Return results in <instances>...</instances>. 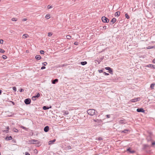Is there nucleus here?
<instances>
[{"mask_svg":"<svg viewBox=\"0 0 155 155\" xmlns=\"http://www.w3.org/2000/svg\"><path fill=\"white\" fill-rule=\"evenodd\" d=\"M119 123L121 124H125L126 123V122L124 119H120L119 121Z\"/></svg>","mask_w":155,"mask_h":155,"instance_id":"obj_6","label":"nucleus"},{"mask_svg":"<svg viewBox=\"0 0 155 155\" xmlns=\"http://www.w3.org/2000/svg\"><path fill=\"white\" fill-rule=\"evenodd\" d=\"M152 145H155V142H152Z\"/></svg>","mask_w":155,"mask_h":155,"instance_id":"obj_56","label":"nucleus"},{"mask_svg":"<svg viewBox=\"0 0 155 155\" xmlns=\"http://www.w3.org/2000/svg\"><path fill=\"white\" fill-rule=\"evenodd\" d=\"M28 143L30 144H33L32 140H30L28 141Z\"/></svg>","mask_w":155,"mask_h":155,"instance_id":"obj_32","label":"nucleus"},{"mask_svg":"<svg viewBox=\"0 0 155 155\" xmlns=\"http://www.w3.org/2000/svg\"><path fill=\"white\" fill-rule=\"evenodd\" d=\"M116 21V19L115 18H113L110 21L112 23V24L114 23Z\"/></svg>","mask_w":155,"mask_h":155,"instance_id":"obj_17","label":"nucleus"},{"mask_svg":"<svg viewBox=\"0 0 155 155\" xmlns=\"http://www.w3.org/2000/svg\"><path fill=\"white\" fill-rule=\"evenodd\" d=\"M120 14V12H116L115 14V16H118Z\"/></svg>","mask_w":155,"mask_h":155,"instance_id":"obj_18","label":"nucleus"},{"mask_svg":"<svg viewBox=\"0 0 155 155\" xmlns=\"http://www.w3.org/2000/svg\"><path fill=\"white\" fill-rule=\"evenodd\" d=\"M147 67L149 68H152L153 67V65L151 64H149L147 65Z\"/></svg>","mask_w":155,"mask_h":155,"instance_id":"obj_24","label":"nucleus"},{"mask_svg":"<svg viewBox=\"0 0 155 155\" xmlns=\"http://www.w3.org/2000/svg\"><path fill=\"white\" fill-rule=\"evenodd\" d=\"M13 90L15 91H16V88L15 87H13Z\"/></svg>","mask_w":155,"mask_h":155,"instance_id":"obj_42","label":"nucleus"},{"mask_svg":"<svg viewBox=\"0 0 155 155\" xmlns=\"http://www.w3.org/2000/svg\"><path fill=\"white\" fill-rule=\"evenodd\" d=\"M87 62L85 61L81 62V64L82 65H84L87 64Z\"/></svg>","mask_w":155,"mask_h":155,"instance_id":"obj_20","label":"nucleus"},{"mask_svg":"<svg viewBox=\"0 0 155 155\" xmlns=\"http://www.w3.org/2000/svg\"><path fill=\"white\" fill-rule=\"evenodd\" d=\"M52 35V34L51 32H49L48 33V36L49 37L51 36Z\"/></svg>","mask_w":155,"mask_h":155,"instance_id":"obj_34","label":"nucleus"},{"mask_svg":"<svg viewBox=\"0 0 155 155\" xmlns=\"http://www.w3.org/2000/svg\"><path fill=\"white\" fill-rule=\"evenodd\" d=\"M140 98V97H136L135 98L133 99H131L128 102L127 104H131L132 103V102H137L139 100Z\"/></svg>","mask_w":155,"mask_h":155,"instance_id":"obj_1","label":"nucleus"},{"mask_svg":"<svg viewBox=\"0 0 155 155\" xmlns=\"http://www.w3.org/2000/svg\"><path fill=\"white\" fill-rule=\"evenodd\" d=\"M102 138L101 137H99L97 138V139H96V140H98L99 141L101 140H102Z\"/></svg>","mask_w":155,"mask_h":155,"instance_id":"obj_37","label":"nucleus"},{"mask_svg":"<svg viewBox=\"0 0 155 155\" xmlns=\"http://www.w3.org/2000/svg\"><path fill=\"white\" fill-rule=\"evenodd\" d=\"M153 63H155V58L153 60Z\"/></svg>","mask_w":155,"mask_h":155,"instance_id":"obj_57","label":"nucleus"},{"mask_svg":"<svg viewBox=\"0 0 155 155\" xmlns=\"http://www.w3.org/2000/svg\"><path fill=\"white\" fill-rule=\"evenodd\" d=\"M98 64H99L100 62H99L98 61Z\"/></svg>","mask_w":155,"mask_h":155,"instance_id":"obj_62","label":"nucleus"},{"mask_svg":"<svg viewBox=\"0 0 155 155\" xmlns=\"http://www.w3.org/2000/svg\"><path fill=\"white\" fill-rule=\"evenodd\" d=\"M104 74L105 75H109V74L108 73H106L105 72H104Z\"/></svg>","mask_w":155,"mask_h":155,"instance_id":"obj_51","label":"nucleus"},{"mask_svg":"<svg viewBox=\"0 0 155 155\" xmlns=\"http://www.w3.org/2000/svg\"><path fill=\"white\" fill-rule=\"evenodd\" d=\"M45 66H42L41 67V69H42V70H43V69H45Z\"/></svg>","mask_w":155,"mask_h":155,"instance_id":"obj_48","label":"nucleus"},{"mask_svg":"<svg viewBox=\"0 0 155 155\" xmlns=\"http://www.w3.org/2000/svg\"><path fill=\"white\" fill-rule=\"evenodd\" d=\"M101 19L104 23H108L109 21V19L105 16L102 17Z\"/></svg>","mask_w":155,"mask_h":155,"instance_id":"obj_3","label":"nucleus"},{"mask_svg":"<svg viewBox=\"0 0 155 155\" xmlns=\"http://www.w3.org/2000/svg\"><path fill=\"white\" fill-rule=\"evenodd\" d=\"M24 91V89H23L21 88V89L20 90H19V91H20V92H23V91Z\"/></svg>","mask_w":155,"mask_h":155,"instance_id":"obj_47","label":"nucleus"},{"mask_svg":"<svg viewBox=\"0 0 155 155\" xmlns=\"http://www.w3.org/2000/svg\"><path fill=\"white\" fill-rule=\"evenodd\" d=\"M103 28H104V29H106V28H107V26H103Z\"/></svg>","mask_w":155,"mask_h":155,"instance_id":"obj_55","label":"nucleus"},{"mask_svg":"<svg viewBox=\"0 0 155 155\" xmlns=\"http://www.w3.org/2000/svg\"><path fill=\"white\" fill-rule=\"evenodd\" d=\"M8 128H9V127H7V129H8Z\"/></svg>","mask_w":155,"mask_h":155,"instance_id":"obj_61","label":"nucleus"},{"mask_svg":"<svg viewBox=\"0 0 155 155\" xmlns=\"http://www.w3.org/2000/svg\"><path fill=\"white\" fill-rule=\"evenodd\" d=\"M31 100L30 99L28 98L25 100L24 102L26 104H29L31 103Z\"/></svg>","mask_w":155,"mask_h":155,"instance_id":"obj_5","label":"nucleus"},{"mask_svg":"<svg viewBox=\"0 0 155 155\" xmlns=\"http://www.w3.org/2000/svg\"><path fill=\"white\" fill-rule=\"evenodd\" d=\"M125 16L126 18H127V19H128L130 18V17L128 15L127 13H126L125 14Z\"/></svg>","mask_w":155,"mask_h":155,"instance_id":"obj_26","label":"nucleus"},{"mask_svg":"<svg viewBox=\"0 0 155 155\" xmlns=\"http://www.w3.org/2000/svg\"><path fill=\"white\" fill-rule=\"evenodd\" d=\"M62 112L63 113V115H67L69 114L68 111L67 110H63V111H62Z\"/></svg>","mask_w":155,"mask_h":155,"instance_id":"obj_11","label":"nucleus"},{"mask_svg":"<svg viewBox=\"0 0 155 155\" xmlns=\"http://www.w3.org/2000/svg\"><path fill=\"white\" fill-rule=\"evenodd\" d=\"M108 70L109 71V72L110 73V74H112L113 73V70H112V69L111 68V70Z\"/></svg>","mask_w":155,"mask_h":155,"instance_id":"obj_33","label":"nucleus"},{"mask_svg":"<svg viewBox=\"0 0 155 155\" xmlns=\"http://www.w3.org/2000/svg\"><path fill=\"white\" fill-rule=\"evenodd\" d=\"M32 142L33 143V144H37L38 146H40V145L39 144L40 142L38 140L33 139L32 140Z\"/></svg>","mask_w":155,"mask_h":155,"instance_id":"obj_4","label":"nucleus"},{"mask_svg":"<svg viewBox=\"0 0 155 155\" xmlns=\"http://www.w3.org/2000/svg\"><path fill=\"white\" fill-rule=\"evenodd\" d=\"M106 117L107 118H109L110 117V115H107Z\"/></svg>","mask_w":155,"mask_h":155,"instance_id":"obj_44","label":"nucleus"},{"mask_svg":"<svg viewBox=\"0 0 155 155\" xmlns=\"http://www.w3.org/2000/svg\"><path fill=\"white\" fill-rule=\"evenodd\" d=\"M2 58L4 59H6L7 58V57L6 55H3L2 56Z\"/></svg>","mask_w":155,"mask_h":155,"instance_id":"obj_35","label":"nucleus"},{"mask_svg":"<svg viewBox=\"0 0 155 155\" xmlns=\"http://www.w3.org/2000/svg\"><path fill=\"white\" fill-rule=\"evenodd\" d=\"M152 68L154 69H155V66L153 65V67Z\"/></svg>","mask_w":155,"mask_h":155,"instance_id":"obj_58","label":"nucleus"},{"mask_svg":"<svg viewBox=\"0 0 155 155\" xmlns=\"http://www.w3.org/2000/svg\"><path fill=\"white\" fill-rule=\"evenodd\" d=\"M49 130V127L47 126H45L44 128V131L45 132H48Z\"/></svg>","mask_w":155,"mask_h":155,"instance_id":"obj_8","label":"nucleus"},{"mask_svg":"<svg viewBox=\"0 0 155 155\" xmlns=\"http://www.w3.org/2000/svg\"><path fill=\"white\" fill-rule=\"evenodd\" d=\"M127 151H129L130 153H135V151L134 150H131V149L130 148H128L127 149Z\"/></svg>","mask_w":155,"mask_h":155,"instance_id":"obj_9","label":"nucleus"},{"mask_svg":"<svg viewBox=\"0 0 155 155\" xmlns=\"http://www.w3.org/2000/svg\"><path fill=\"white\" fill-rule=\"evenodd\" d=\"M21 128H22L23 129H24V130H26L27 129L25 127L22 126H21Z\"/></svg>","mask_w":155,"mask_h":155,"instance_id":"obj_43","label":"nucleus"},{"mask_svg":"<svg viewBox=\"0 0 155 155\" xmlns=\"http://www.w3.org/2000/svg\"><path fill=\"white\" fill-rule=\"evenodd\" d=\"M11 102L12 103V104H13V105H14V104H15L13 102L11 101Z\"/></svg>","mask_w":155,"mask_h":155,"instance_id":"obj_59","label":"nucleus"},{"mask_svg":"<svg viewBox=\"0 0 155 155\" xmlns=\"http://www.w3.org/2000/svg\"><path fill=\"white\" fill-rule=\"evenodd\" d=\"M35 58L37 60H39L41 59V57L40 55H36L35 56Z\"/></svg>","mask_w":155,"mask_h":155,"instance_id":"obj_13","label":"nucleus"},{"mask_svg":"<svg viewBox=\"0 0 155 155\" xmlns=\"http://www.w3.org/2000/svg\"><path fill=\"white\" fill-rule=\"evenodd\" d=\"M49 100H50L49 99H48V100L49 101Z\"/></svg>","mask_w":155,"mask_h":155,"instance_id":"obj_63","label":"nucleus"},{"mask_svg":"<svg viewBox=\"0 0 155 155\" xmlns=\"http://www.w3.org/2000/svg\"><path fill=\"white\" fill-rule=\"evenodd\" d=\"M32 99L33 100H36V97H32Z\"/></svg>","mask_w":155,"mask_h":155,"instance_id":"obj_53","label":"nucleus"},{"mask_svg":"<svg viewBox=\"0 0 155 155\" xmlns=\"http://www.w3.org/2000/svg\"><path fill=\"white\" fill-rule=\"evenodd\" d=\"M56 141V139H54L50 141L49 142L48 144L49 145L52 144L54 142Z\"/></svg>","mask_w":155,"mask_h":155,"instance_id":"obj_14","label":"nucleus"},{"mask_svg":"<svg viewBox=\"0 0 155 155\" xmlns=\"http://www.w3.org/2000/svg\"><path fill=\"white\" fill-rule=\"evenodd\" d=\"M105 69L106 70H111V68H110V67H106L105 68Z\"/></svg>","mask_w":155,"mask_h":155,"instance_id":"obj_39","label":"nucleus"},{"mask_svg":"<svg viewBox=\"0 0 155 155\" xmlns=\"http://www.w3.org/2000/svg\"><path fill=\"white\" fill-rule=\"evenodd\" d=\"M40 96V94L39 93H38L36 95L33 96L32 97H39Z\"/></svg>","mask_w":155,"mask_h":155,"instance_id":"obj_29","label":"nucleus"},{"mask_svg":"<svg viewBox=\"0 0 155 155\" xmlns=\"http://www.w3.org/2000/svg\"><path fill=\"white\" fill-rule=\"evenodd\" d=\"M45 18L47 19H48L50 18V15L49 14H47L46 15Z\"/></svg>","mask_w":155,"mask_h":155,"instance_id":"obj_25","label":"nucleus"},{"mask_svg":"<svg viewBox=\"0 0 155 155\" xmlns=\"http://www.w3.org/2000/svg\"><path fill=\"white\" fill-rule=\"evenodd\" d=\"M74 44L75 45H77L78 44V42H74Z\"/></svg>","mask_w":155,"mask_h":155,"instance_id":"obj_49","label":"nucleus"},{"mask_svg":"<svg viewBox=\"0 0 155 155\" xmlns=\"http://www.w3.org/2000/svg\"><path fill=\"white\" fill-rule=\"evenodd\" d=\"M5 52V51L2 49L0 48V52L2 53H4Z\"/></svg>","mask_w":155,"mask_h":155,"instance_id":"obj_30","label":"nucleus"},{"mask_svg":"<svg viewBox=\"0 0 155 155\" xmlns=\"http://www.w3.org/2000/svg\"><path fill=\"white\" fill-rule=\"evenodd\" d=\"M66 38L67 39H70L71 38V36L69 35H67L66 36Z\"/></svg>","mask_w":155,"mask_h":155,"instance_id":"obj_27","label":"nucleus"},{"mask_svg":"<svg viewBox=\"0 0 155 155\" xmlns=\"http://www.w3.org/2000/svg\"><path fill=\"white\" fill-rule=\"evenodd\" d=\"M98 71L100 73H101L103 72V70H98Z\"/></svg>","mask_w":155,"mask_h":155,"instance_id":"obj_50","label":"nucleus"},{"mask_svg":"<svg viewBox=\"0 0 155 155\" xmlns=\"http://www.w3.org/2000/svg\"><path fill=\"white\" fill-rule=\"evenodd\" d=\"M66 150H69L72 149L71 147L70 146H68L65 147Z\"/></svg>","mask_w":155,"mask_h":155,"instance_id":"obj_19","label":"nucleus"},{"mask_svg":"<svg viewBox=\"0 0 155 155\" xmlns=\"http://www.w3.org/2000/svg\"><path fill=\"white\" fill-rule=\"evenodd\" d=\"M155 84L154 83H152L151 84L150 88L152 89H154V87L155 86Z\"/></svg>","mask_w":155,"mask_h":155,"instance_id":"obj_22","label":"nucleus"},{"mask_svg":"<svg viewBox=\"0 0 155 155\" xmlns=\"http://www.w3.org/2000/svg\"><path fill=\"white\" fill-rule=\"evenodd\" d=\"M12 130L14 132H15L17 133L18 132V130L16 128H13Z\"/></svg>","mask_w":155,"mask_h":155,"instance_id":"obj_23","label":"nucleus"},{"mask_svg":"<svg viewBox=\"0 0 155 155\" xmlns=\"http://www.w3.org/2000/svg\"><path fill=\"white\" fill-rule=\"evenodd\" d=\"M23 37L24 38V37H25V38H27L28 36V35H27V34H24L23 35Z\"/></svg>","mask_w":155,"mask_h":155,"instance_id":"obj_31","label":"nucleus"},{"mask_svg":"<svg viewBox=\"0 0 155 155\" xmlns=\"http://www.w3.org/2000/svg\"><path fill=\"white\" fill-rule=\"evenodd\" d=\"M44 51L43 50H41L40 51V53L41 54H44Z\"/></svg>","mask_w":155,"mask_h":155,"instance_id":"obj_38","label":"nucleus"},{"mask_svg":"<svg viewBox=\"0 0 155 155\" xmlns=\"http://www.w3.org/2000/svg\"><path fill=\"white\" fill-rule=\"evenodd\" d=\"M137 111L139 112H145V110L143 108H137Z\"/></svg>","mask_w":155,"mask_h":155,"instance_id":"obj_7","label":"nucleus"},{"mask_svg":"<svg viewBox=\"0 0 155 155\" xmlns=\"http://www.w3.org/2000/svg\"><path fill=\"white\" fill-rule=\"evenodd\" d=\"M58 81V79H55L54 80L52 81V83L53 84H55L56 82Z\"/></svg>","mask_w":155,"mask_h":155,"instance_id":"obj_16","label":"nucleus"},{"mask_svg":"<svg viewBox=\"0 0 155 155\" xmlns=\"http://www.w3.org/2000/svg\"><path fill=\"white\" fill-rule=\"evenodd\" d=\"M128 131H130V130H129L125 129L123 130H121L120 131V132L121 133H124L125 134L127 133V132Z\"/></svg>","mask_w":155,"mask_h":155,"instance_id":"obj_10","label":"nucleus"},{"mask_svg":"<svg viewBox=\"0 0 155 155\" xmlns=\"http://www.w3.org/2000/svg\"><path fill=\"white\" fill-rule=\"evenodd\" d=\"M94 121L95 122H100L101 121V120L98 119H94Z\"/></svg>","mask_w":155,"mask_h":155,"instance_id":"obj_21","label":"nucleus"},{"mask_svg":"<svg viewBox=\"0 0 155 155\" xmlns=\"http://www.w3.org/2000/svg\"><path fill=\"white\" fill-rule=\"evenodd\" d=\"M2 93V91L0 90V94L1 93Z\"/></svg>","mask_w":155,"mask_h":155,"instance_id":"obj_60","label":"nucleus"},{"mask_svg":"<svg viewBox=\"0 0 155 155\" xmlns=\"http://www.w3.org/2000/svg\"><path fill=\"white\" fill-rule=\"evenodd\" d=\"M25 155H30V154L28 153V152H26L25 153Z\"/></svg>","mask_w":155,"mask_h":155,"instance_id":"obj_46","label":"nucleus"},{"mask_svg":"<svg viewBox=\"0 0 155 155\" xmlns=\"http://www.w3.org/2000/svg\"><path fill=\"white\" fill-rule=\"evenodd\" d=\"M12 139V136H10L9 137H6L5 138V140H11Z\"/></svg>","mask_w":155,"mask_h":155,"instance_id":"obj_15","label":"nucleus"},{"mask_svg":"<svg viewBox=\"0 0 155 155\" xmlns=\"http://www.w3.org/2000/svg\"><path fill=\"white\" fill-rule=\"evenodd\" d=\"M42 64L44 66H46L47 64V62H43V63H42Z\"/></svg>","mask_w":155,"mask_h":155,"instance_id":"obj_36","label":"nucleus"},{"mask_svg":"<svg viewBox=\"0 0 155 155\" xmlns=\"http://www.w3.org/2000/svg\"><path fill=\"white\" fill-rule=\"evenodd\" d=\"M52 8V6H50V5H48V9H50Z\"/></svg>","mask_w":155,"mask_h":155,"instance_id":"obj_45","label":"nucleus"},{"mask_svg":"<svg viewBox=\"0 0 155 155\" xmlns=\"http://www.w3.org/2000/svg\"><path fill=\"white\" fill-rule=\"evenodd\" d=\"M51 108V106H50L49 107L46 106H44L43 107V109L44 110H46L49 109V108Z\"/></svg>","mask_w":155,"mask_h":155,"instance_id":"obj_12","label":"nucleus"},{"mask_svg":"<svg viewBox=\"0 0 155 155\" xmlns=\"http://www.w3.org/2000/svg\"><path fill=\"white\" fill-rule=\"evenodd\" d=\"M3 43V40L2 39L0 40V43L1 44H2Z\"/></svg>","mask_w":155,"mask_h":155,"instance_id":"obj_41","label":"nucleus"},{"mask_svg":"<svg viewBox=\"0 0 155 155\" xmlns=\"http://www.w3.org/2000/svg\"><path fill=\"white\" fill-rule=\"evenodd\" d=\"M12 20L13 21H17V18H13Z\"/></svg>","mask_w":155,"mask_h":155,"instance_id":"obj_28","label":"nucleus"},{"mask_svg":"<svg viewBox=\"0 0 155 155\" xmlns=\"http://www.w3.org/2000/svg\"><path fill=\"white\" fill-rule=\"evenodd\" d=\"M27 20V18H24L22 19V21H25Z\"/></svg>","mask_w":155,"mask_h":155,"instance_id":"obj_52","label":"nucleus"},{"mask_svg":"<svg viewBox=\"0 0 155 155\" xmlns=\"http://www.w3.org/2000/svg\"><path fill=\"white\" fill-rule=\"evenodd\" d=\"M3 131L5 132L6 133H7L8 132V130H4Z\"/></svg>","mask_w":155,"mask_h":155,"instance_id":"obj_54","label":"nucleus"},{"mask_svg":"<svg viewBox=\"0 0 155 155\" xmlns=\"http://www.w3.org/2000/svg\"><path fill=\"white\" fill-rule=\"evenodd\" d=\"M87 112L88 114L92 116L95 114V110L93 109H90L88 110Z\"/></svg>","mask_w":155,"mask_h":155,"instance_id":"obj_2","label":"nucleus"},{"mask_svg":"<svg viewBox=\"0 0 155 155\" xmlns=\"http://www.w3.org/2000/svg\"><path fill=\"white\" fill-rule=\"evenodd\" d=\"M153 48V46H148V47H147V49H151V48Z\"/></svg>","mask_w":155,"mask_h":155,"instance_id":"obj_40","label":"nucleus"}]
</instances>
